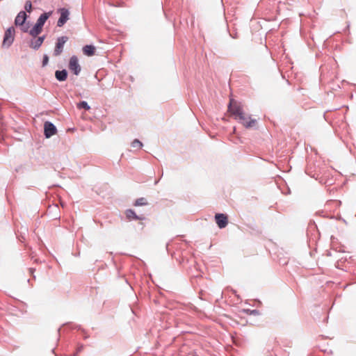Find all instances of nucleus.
<instances>
[{
  "label": "nucleus",
  "mask_w": 356,
  "mask_h": 356,
  "mask_svg": "<svg viewBox=\"0 0 356 356\" xmlns=\"http://www.w3.org/2000/svg\"><path fill=\"white\" fill-rule=\"evenodd\" d=\"M83 347V346H80L79 347L77 348V350H76V354L81 351H82Z\"/></svg>",
  "instance_id": "aec40b11"
},
{
  "label": "nucleus",
  "mask_w": 356,
  "mask_h": 356,
  "mask_svg": "<svg viewBox=\"0 0 356 356\" xmlns=\"http://www.w3.org/2000/svg\"><path fill=\"white\" fill-rule=\"evenodd\" d=\"M56 78L60 81H65L67 77V72L65 70H57L55 73Z\"/></svg>",
  "instance_id": "ddd939ff"
},
{
  "label": "nucleus",
  "mask_w": 356,
  "mask_h": 356,
  "mask_svg": "<svg viewBox=\"0 0 356 356\" xmlns=\"http://www.w3.org/2000/svg\"><path fill=\"white\" fill-rule=\"evenodd\" d=\"M44 131L46 138H50L56 133V127L50 122H46L44 124Z\"/></svg>",
  "instance_id": "1a4fd4ad"
},
{
  "label": "nucleus",
  "mask_w": 356,
  "mask_h": 356,
  "mask_svg": "<svg viewBox=\"0 0 356 356\" xmlns=\"http://www.w3.org/2000/svg\"><path fill=\"white\" fill-rule=\"evenodd\" d=\"M15 36V29L13 27L8 28L4 35L3 40V46L4 47H10L11 44L13 42Z\"/></svg>",
  "instance_id": "20e7f679"
},
{
  "label": "nucleus",
  "mask_w": 356,
  "mask_h": 356,
  "mask_svg": "<svg viewBox=\"0 0 356 356\" xmlns=\"http://www.w3.org/2000/svg\"><path fill=\"white\" fill-rule=\"evenodd\" d=\"M215 220L219 228H225L228 224V217L224 213H216Z\"/></svg>",
  "instance_id": "0eeeda50"
},
{
  "label": "nucleus",
  "mask_w": 356,
  "mask_h": 356,
  "mask_svg": "<svg viewBox=\"0 0 356 356\" xmlns=\"http://www.w3.org/2000/svg\"><path fill=\"white\" fill-rule=\"evenodd\" d=\"M49 62V57L47 55H44V57H43V60H42V66H45L46 65H47Z\"/></svg>",
  "instance_id": "6ab92c4d"
},
{
  "label": "nucleus",
  "mask_w": 356,
  "mask_h": 356,
  "mask_svg": "<svg viewBox=\"0 0 356 356\" xmlns=\"http://www.w3.org/2000/svg\"><path fill=\"white\" fill-rule=\"evenodd\" d=\"M25 9L27 12L31 13L32 10V4L30 1H27L25 3Z\"/></svg>",
  "instance_id": "a211bd4d"
},
{
  "label": "nucleus",
  "mask_w": 356,
  "mask_h": 356,
  "mask_svg": "<svg viewBox=\"0 0 356 356\" xmlns=\"http://www.w3.org/2000/svg\"><path fill=\"white\" fill-rule=\"evenodd\" d=\"M43 41L44 37H39L32 40L30 46L33 49H38L42 44Z\"/></svg>",
  "instance_id": "4468645a"
},
{
  "label": "nucleus",
  "mask_w": 356,
  "mask_h": 356,
  "mask_svg": "<svg viewBox=\"0 0 356 356\" xmlns=\"http://www.w3.org/2000/svg\"><path fill=\"white\" fill-rule=\"evenodd\" d=\"M26 19V14L24 11H21L19 13L17 16L15 18V24L16 26H22L24 23Z\"/></svg>",
  "instance_id": "9b49d317"
},
{
  "label": "nucleus",
  "mask_w": 356,
  "mask_h": 356,
  "mask_svg": "<svg viewBox=\"0 0 356 356\" xmlns=\"http://www.w3.org/2000/svg\"><path fill=\"white\" fill-rule=\"evenodd\" d=\"M77 108L81 109V108H84L87 111L90 110V107L88 106V103L86 102H81L80 103H79L77 104Z\"/></svg>",
  "instance_id": "2eb2a0df"
},
{
  "label": "nucleus",
  "mask_w": 356,
  "mask_h": 356,
  "mask_svg": "<svg viewBox=\"0 0 356 356\" xmlns=\"http://www.w3.org/2000/svg\"><path fill=\"white\" fill-rule=\"evenodd\" d=\"M147 204V201L145 198L140 197L136 200V202L134 203L135 206H143Z\"/></svg>",
  "instance_id": "f3484780"
},
{
  "label": "nucleus",
  "mask_w": 356,
  "mask_h": 356,
  "mask_svg": "<svg viewBox=\"0 0 356 356\" xmlns=\"http://www.w3.org/2000/svg\"><path fill=\"white\" fill-rule=\"evenodd\" d=\"M67 40L68 38L67 36H62L58 38L54 51V55L55 56H58L62 53L63 46Z\"/></svg>",
  "instance_id": "423d86ee"
},
{
  "label": "nucleus",
  "mask_w": 356,
  "mask_h": 356,
  "mask_svg": "<svg viewBox=\"0 0 356 356\" xmlns=\"http://www.w3.org/2000/svg\"><path fill=\"white\" fill-rule=\"evenodd\" d=\"M69 69L73 72L75 75H78L81 70V67L79 63L78 58L76 56H72L69 62Z\"/></svg>",
  "instance_id": "39448f33"
},
{
  "label": "nucleus",
  "mask_w": 356,
  "mask_h": 356,
  "mask_svg": "<svg viewBox=\"0 0 356 356\" xmlns=\"http://www.w3.org/2000/svg\"><path fill=\"white\" fill-rule=\"evenodd\" d=\"M51 15V12H49V13H44L40 16V17L37 20L36 24L30 31V34L32 36L35 37L41 33L44 24L45 23V22L47 20V19L49 17V16Z\"/></svg>",
  "instance_id": "f03ea898"
},
{
  "label": "nucleus",
  "mask_w": 356,
  "mask_h": 356,
  "mask_svg": "<svg viewBox=\"0 0 356 356\" xmlns=\"http://www.w3.org/2000/svg\"><path fill=\"white\" fill-rule=\"evenodd\" d=\"M59 12H60V18L58 20L57 26H59V27H61L69 19L70 13L68 11V10H67L65 8H60L59 10Z\"/></svg>",
  "instance_id": "6e6552de"
},
{
  "label": "nucleus",
  "mask_w": 356,
  "mask_h": 356,
  "mask_svg": "<svg viewBox=\"0 0 356 356\" xmlns=\"http://www.w3.org/2000/svg\"><path fill=\"white\" fill-rule=\"evenodd\" d=\"M83 53L87 56H92L95 54L96 48L93 45H86L82 49Z\"/></svg>",
  "instance_id": "f8f14e48"
},
{
  "label": "nucleus",
  "mask_w": 356,
  "mask_h": 356,
  "mask_svg": "<svg viewBox=\"0 0 356 356\" xmlns=\"http://www.w3.org/2000/svg\"><path fill=\"white\" fill-rule=\"evenodd\" d=\"M228 111L234 117V119L240 122L243 118L247 114L243 108V106L241 103L234 100V99H230L229 104L228 106Z\"/></svg>",
  "instance_id": "f257e3e1"
},
{
  "label": "nucleus",
  "mask_w": 356,
  "mask_h": 356,
  "mask_svg": "<svg viewBox=\"0 0 356 356\" xmlns=\"http://www.w3.org/2000/svg\"><path fill=\"white\" fill-rule=\"evenodd\" d=\"M131 146L134 148L141 149L143 147V144L140 140L136 139L132 142Z\"/></svg>",
  "instance_id": "dca6fc26"
},
{
  "label": "nucleus",
  "mask_w": 356,
  "mask_h": 356,
  "mask_svg": "<svg viewBox=\"0 0 356 356\" xmlns=\"http://www.w3.org/2000/svg\"><path fill=\"white\" fill-rule=\"evenodd\" d=\"M246 129L254 128L257 125V120L252 118L251 115L246 114L244 118L239 122Z\"/></svg>",
  "instance_id": "7ed1b4c3"
},
{
  "label": "nucleus",
  "mask_w": 356,
  "mask_h": 356,
  "mask_svg": "<svg viewBox=\"0 0 356 356\" xmlns=\"http://www.w3.org/2000/svg\"><path fill=\"white\" fill-rule=\"evenodd\" d=\"M125 215H126L127 218L129 220H144L145 219V218L143 216H137L136 213H135V211H133L132 209H127L125 211Z\"/></svg>",
  "instance_id": "9d476101"
}]
</instances>
